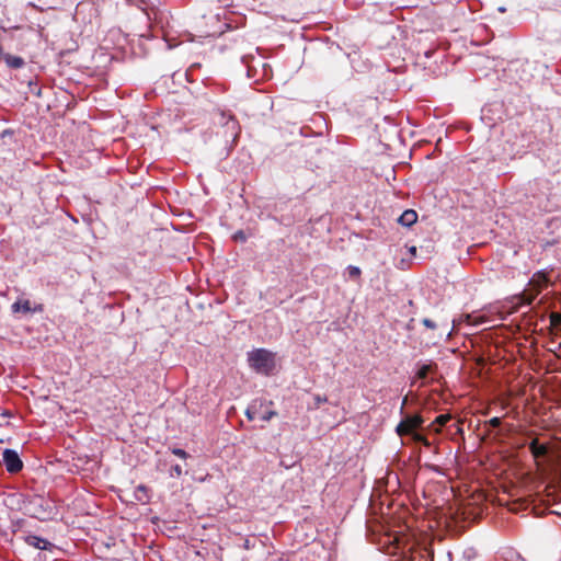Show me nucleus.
I'll return each mask as SVG.
<instances>
[{
  "label": "nucleus",
  "instance_id": "4",
  "mask_svg": "<svg viewBox=\"0 0 561 561\" xmlns=\"http://www.w3.org/2000/svg\"><path fill=\"white\" fill-rule=\"evenodd\" d=\"M218 124L224 128V136L231 138V141L234 142L240 133L238 121L232 115L220 112L218 113Z\"/></svg>",
  "mask_w": 561,
  "mask_h": 561
},
{
  "label": "nucleus",
  "instance_id": "9",
  "mask_svg": "<svg viewBox=\"0 0 561 561\" xmlns=\"http://www.w3.org/2000/svg\"><path fill=\"white\" fill-rule=\"evenodd\" d=\"M0 60L4 61L8 67L13 68V69H19L24 66L23 58H21L19 56L11 55L9 53H4L1 48H0Z\"/></svg>",
  "mask_w": 561,
  "mask_h": 561
},
{
  "label": "nucleus",
  "instance_id": "11",
  "mask_svg": "<svg viewBox=\"0 0 561 561\" xmlns=\"http://www.w3.org/2000/svg\"><path fill=\"white\" fill-rule=\"evenodd\" d=\"M417 220V214L413 209H407L403 211V214L399 217V222L403 226L411 227L413 224H415Z\"/></svg>",
  "mask_w": 561,
  "mask_h": 561
},
{
  "label": "nucleus",
  "instance_id": "18",
  "mask_svg": "<svg viewBox=\"0 0 561 561\" xmlns=\"http://www.w3.org/2000/svg\"><path fill=\"white\" fill-rule=\"evenodd\" d=\"M550 323L553 327L561 325V313L552 312L550 314Z\"/></svg>",
  "mask_w": 561,
  "mask_h": 561
},
{
  "label": "nucleus",
  "instance_id": "12",
  "mask_svg": "<svg viewBox=\"0 0 561 561\" xmlns=\"http://www.w3.org/2000/svg\"><path fill=\"white\" fill-rule=\"evenodd\" d=\"M548 279L543 274H535L534 277L529 282V286L534 287V289H538L539 294L543 288L547 287Z\"/></svg>",
  "mask_w": 561,
  "mask_h": 561
},
{
  "label": "nucleus",
  "instance_id": "15",
  "mask_svg": "<svg viewBox=\"0 0 561 561\" xmlns=\"http://www.w3.org/2000/svg\"><path fill=\"white\" fill-rule=\"evenodd\" d=\"M412 438H413L414 442L421 443L425 447H430L431 446V443L428 442V439L425 436H423V435H421L419 433H413Z\"/></svg>",
  "mask_w": 561,
  "mask_h": 561
},
{
  "label": "nucleus",
  "instance_id": "2",
  "mask_svg": "<svg viewBox=\"0 0 561 561\" xmlns=\"http://www.w3.org/2000/svg\"><path fill=\"white\" fill-rule=\"evenodd\" d=\"M272 405V401L254 400L248 407L245 415L250 421H253L259 417L265 422H268L270 420L277 415V412L271 409Z\"/></svg>",
  "mask_w": 561,
  "mask_h": 561
},
{
  "label": "nucleus",
  "instance_id": "16",
  "mask_svg": "<svg viewBox=\"0 0 561 561\" xmlns=\"http://www.w3.org/2000/svg\"><path fill=\"white\" fill-rule=\"evenodd\" d=\"M314 405L309 407V409H318L322 403L328 402V398L325 396L316 394L313 397Z\"/></svg>",
  "mask_w": 561,
  "mask_h": 561
},
{
  "label": "nucleus",
  "instance_id": "17",
  "mask_svg": "<svg viewBox=\"0 0 561 561\" xmlns=\"http://www.w3.org/2000/svg\"><path fill=\"white\" fill-rule=\"evenodd\" d=\"M347 272L350 277L354 279L359 278L362 274L360 270L357 266H348Z\"/></svg>",
  "mask_w": 561,
  "mask_h": 561
},
{
  "label": "nucleus",
  "instance_id": "5",
  "mask_svg": "<svg viewBox=\"0 0 561 561\" xmlns=\"http://www.w3.org/2000/svg\"><path fill=\"white\" fill-rule=\"evenodd\" d=\"M423 424L421 415H405L398 424L396 432L399 436L413 435L414 431Z\"/></svg>",
  "mask_w": 561,
  "mask_h": 561
},
{
  "label": "nucleus",
  "instance_id": "1",
  "mask_svg": "<svg viewBox=\"0 0 561 561\" xmlns=\"http://www.w3.org/2000/svg\"><path fill=\"white\" fill-rule=\"evenodd\" d=\"M250 366L257 373L268 375L275 367V360L273 353L260 348L249 354Z\"/></svg>",
  "mask_w": 561,
  "mask_h": 561
},
{
  "label": "nucleus",
  "instance_id": "21",
  "mask_svg": "<svg viewBox=\"0 0 561 561\" xmlns=\"http://www.w3.org/2000/svg\"><path fill=\"white\" fill-rule=\"evenodd\" d=\"M233 239L236 241L244 242L247 240V236L243 231L239 230L233 234Z\"/></svg>",
  "mask_w": 561,
  "mask_h": 561
},
{
  "label": "nucleus",
  "instance_id": "6",
  "mask_svg": "<svg viewBox=\"0 0 561 561\" xmlns=\"http://www.w3.org/2000/svg\"><path fill=\"white\" fill-rule=\"evenodd\" d=\"M2 461L10 473H16L23 468V462L19 454L13 449H4Z\"/></svg>",
  "mask_w": 561,
  "mask_h": 561
},
{
  "label": "nucleus",
  "instance_id": "8",
  "mask_svg": "<svg viewBox=\"0 0 561 561\" xmlns=\"http://www.w3.org/2000/svg\"><path fill=\"white\" fill-rule=\"evenodd\" d=\"M25 542L28 546L34 547L39 550H49L53 548L51 542H49L48 540H46L42 537L35 536V535H30V536L25 537Z\"/></svg>",
  "mask_w": 561,
  "mask_h": 561
},
{
  "label": "nucleus",
  "instance_id": "13",
  "mask_svg": "<svg viewBox=\"0 0 561 561\" xmlns=\"http://www.w3.org/2000/svg\"><path fill=\"white\" fill-rule=\"evenodd\" d=\"M538 295H539V290L534 289V287L528 285V287L520 295V300L525 305H530Z\"/></svg>",
  "mask_w": 561,
  "mask_h": 561
},
{
  "label": "nucleus",
  "instance_id": "19",
  "mask_svg": "<svg viewBox=\"0 0 561 561\" xmlns=\"http://www.w3.org/2000/svg\"><path fill=\"white\" fill-rule=\"evenodd\" d=\"M171 451L173 455H175L180 458H183V459H186L188 457V454L184 449H181V448H172Z\"/></svg>",
  "mask_w": 561,
  "mask_h": 561
},
{
  "label": "nucleus",
  "instance_id": "20",
  "mask_svg": "<svg viewBox=\"0 0 561 561\" xmlns=\"http://www.w3.org/2000/svg\"><path fill=\"white\" fill-rule=\"evenodd\" d=\"M450 420V416L449 415H438L435 420V423H437L438 425L443 426L445 425L448 421Z\"/></svg>",
  "mask_w": 561,
  "mask_h": 561
},
{
  "label": "nucleus",
  "instance_id": "10",
  "mask_svg": "<svg viewBox=\"0 0 561 561\" xmlns=\"http://www.w3.org/2000/svg\"><path fill=\"white\" fill-rule=\"evenodd\" d=\"M13 312L28 313L31 311H42V306L32 308L30 300H18L12 305Z\"/></svg>",
  "mask_w": 561,
  "mask_h": 561
},
{
  "label": "nucleus",
  "instance_id": "26",
  "mask_svg": "<svg viewBox=\"0 0 561 561\" xmlns=\"http://www.w3.org/2000/svg\"><path fill=\"white\" fill-rule=\"evenodd\" d=\"M407 402H408V397L405 396L404 399L402 400L401 408H400V413L401 414H403V412H404V408L407 405Z\"/></svg>",
  "mask_w": 561,
  "mask_h": 561
},
{
  "label": "nucleus",
  "instance_id": "22",
  "mask_svg": "<svg viewBox=\"0 0 561 561\" xmlns=\"http://www.w3.org/2000/svg\"><path fill=\"white\" fill-rule=\"evenodd\" d=\"M171 471H172V474L175 477L182 476V468L179 465L173 466Z\"/></svg>",
  "mask_w": 561,
  "mask_h": 561
},
{
  "label": "nucleus",
  "instance_id": "25",
  "mask_svg": "<svg viewBox=\"0 0 561 561\" xmlns=\"http://www.w3.org/2000/svg\"><path fill=\"white\" fill-rule=\"evenodd\" d=\"M468 319H470V320L472 319V324H479V323L483 322V319L480 317L472 318L471 316H469Z\"/></svg>",
  "mask_w": 561,
  "mask_h": 561
},
{
  "label": "nucleus",
  "instance_id": "7",
  "mask_svg": "<svg viewBox=\"0 0 561 561\" xmlns=\"http://www.w3.org/2000/svg\"><path fill=\"white\" fill-rule=\"evenodd\" d=\"M528 447L538 465H539V460L541 458H546L549 454V446L545 445V444H539V440L537 438H534L529 443Z\"/></svg>",
  "mask_w": 561,
  "mask_h": 561
},
{
  "label": "nucleus",
  "instance_id": "27",
  "mask_svg": "<svg viewBox=\"0 0 561 561\" xmlns=\"http://www.w3.org/2000/svg\"><path fill=\"white\" fill-rule=\"evenodd\" d=\"M410 251H411V253H413V254H414V253H415V251H416L415 247H412V248L410 249Z\"/></svg>",
  "mask_w": 561,
  "mask_h": 561
},
{
  "label": "nucleus",
  "instance_id": "23",
  "mask_svg": "<svg viewBox=\"0 0 561 561\" xmlns=\"http://www.w3.org/2000/svg\"><path fill=\"white\" fill-rule=\"evenodd\" d=\"M422 322L428 329H435L436 328V324L432 320H430L427 318L423 319Z\"/></svg>",
  "mask_w": 561,
  "mask_h": 561
},
{
  "label": "nucleus",
  "instance_id": "24",
  "mask_svg": "<svg viewBox=\"0 0 561 561\" xmlns=\"http://www.w3.org/2000/svg\"><path fill=\"white\" fill-rule=\"evenodd\" d=\"M490 424L493 426V427H497L500 426L501 424V420L499 417H493L490 420Z\"/></svg>",
  "mask_w": 561,
  "mask_h": 561
},
{
  "label": "nucleus",
  "instance_id": "14",
  "mask_svg": "<svg viewBox=\"0 0 561 561\" xmlns=\"http://www.w3.org/2000/svg\"><path fill=\"white\" fill-rule=\"evenodd\" d=\"M436 368V365L435 364H424L422 365L417 373H416V378L419 379H425L427 378V376L432 373H434Z\"/></svg>",
  "mask_w": 561,
  "mask_h": 561
},
{
  "label": "nucleus",
  "instance_id": "3",
  "mask_svg": "<svg viewBox=\"0 0 561 561\" xmlns=\"http://www.w3.org/2000/svg\"><path fill=\"white\" fill-rule=\"evenodd\" d=\"M387 553L397 554L405 553L412 550L413 543L410 536L405 534L396 533L387 536Z\"/></svg>",
  "mask_w": 561,
  "mask_h": 561
}]
</instances>
